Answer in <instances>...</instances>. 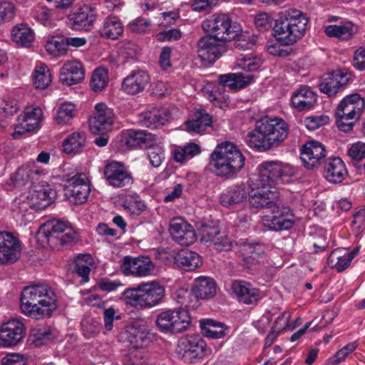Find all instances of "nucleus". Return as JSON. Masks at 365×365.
<instances>
[{
	"label": "nucleus",
	"mask_w": 365,
	"mask_h": 365,
	"mask_svg": "<svg viewBox=\"0 0 365 365\" xmlns=\"http://www.w3.org/2000/svg\"><path fill=\"white\" fill-rule=\"evenodd\" d=\"M259 169V175L250 185L249 202L251 205L259 206L278 199V189L274 183L285 181L284 178L292 176L294 173L292 166L278 161L264 162Z\"/></svg>",
	"instance_id": "obj_1"
},
{
	"label": "nucleus",
	"mask_w": 365,
	"mask_h": 365,
	"mask_svg": "<svg viewBox=\"0 0 365 365\" xmlns=\"http://www.w3.org/2000/svg\"><path fill=\"white\" fill-rule=\"evenodd\" d=\"M289 126L279 118H263L257 121L255 129L248 133L246 141L250 147L262 151L279 146L287 138Z\"/></svg>",
	"instance_id": "obj_2"
},
{
	"label": "nucleus",
	"mask_w": 365,
	"mask_h": 365,
	"mask_svg": "<svg viewBox=\"0 0 365 365\" xmlns=\"http://www.w3.org/2000/svg\"><path fill=\"white\" fill-rule=\"evenodd\" d=\"M20 301L22 312L36 319L50 317L56 309L55 294L46 284L26 287L21 292Z\"/></svg>",
	"instance_id": "obj_3"
},
{
	"label": "nucleus",
	"mask_w": 365,
	"mask_h": 365,
	"mask_svg": "<svg viewBox=\"0 0 365 365\" xmlns=\"http://www.w3.org/2000/svg\"><path fill=\"white\" fill-rule=\"evenodd\" d=\"M308 19L301 11L289 9L280 11L275 20L274 36L285 46L293 45L305 34Z\"/></svg>",
	"instance_id": "obj_4"
},
{
	"label": "nucleus",
	"mask_w": 365,
	"mask_h": 365,
	"mask_svg": "<svg viewBox=\"0 0 365 365\" xmlns=\"http://www.w3.org/2000/svg\"><path fill=\"white\" fill-rule=\"evenodd\" d=\"M245 158L237 147L230 142L218 145L211 155V165L216 174L230 177L240 172L244 167Z\"/></svg>",
	"instance_id": "obj_5"
},
{
	"label": "nucleus",
	"mask_w": 365,
	"mask_h": 365,
	"mask_svg": "<svg viewBox=\"0 0 365 365\" xmlns=\"http://www.w3.org/2000/svg\"><path fill=\"white\" fill-rule=\"evenodd\" d=\"M164 296V287L159 282L153 281L140 284L135 288L126 289L123 293L122 299L127 305L146 309L158 304Z\"/></svg>",
	"instance_id": "obj_6"
},
{
	"label": "nucleus",
	"mask_w": 365,
	"mask_h": 365,
	"mask_svg": "<svg viewBox=\"0 0 365 365\" xmlns=\"http://www.w3.org/2000/svg\"><path fill=\"white\" fill-rule=\"evenodd\" d=\"M77 237V233L73 227L59 220L47 221L40 226L36 233L38 241L53 248L70 245Z\"/></svg>",
	"instance_id": "obj_7"
},
{
	"label": "nucleus",
	"mask_w": 365,
	"mask_h": 365,
	"mask_svg": "<svg viewBox=\"0 0 365 365\" xmlns=\"http://www.w3.org/2000/svg\"><path fill=\"white\" fill-rule=\"evenodd\" d=\"M216 293V284L210 277H200L195 280L191 292L180 290L178 292V303L185 305L186 308L194 309L197 305L198 299L212 298Z\"/></svg>",
	"instance_id": "obj_8"
},
{
	"label": "nucleus",
	"mask_w": 365,
	"mask_h": 365,
	"mask_svg": "<svg viewBox=\"0 0 365 365\" xmlns=\"http://www.w3.org/2000/svg\"><path fill=\"white\" fill-rule=\"evenodd\" d=\"M202 29L222 42L234 39L241 31L240 26L225 14H220L205 20Z\"/></svg>",
	"instance_id": "obj_9"
},
{
	"label": "nucleus",
	"mask_w": 365,
	"mask_h": 365,
	"mask_svg": "<svg viewBox=\"0 0 365 365\" xmlns=\"http://www.w3.org/2000/svg\"><path fill=\"white\" fill-rule=\"evenodd\" d=\"M155 322L162 332L176 334L187 330L190 325L191 319L187 311L176 309L160 312Z\"/></svg>",
	"instance_id": "obj_10"
},
{
	"label": "nucleus",
	"mask_w": 365,
	"mask_h": 365,
	"mask_svg": "<svg viewBox=\"0 0 365 365\" xmlns=\"http://www.w3.org/2000/svg\"><path fill=\"white\" fill-rule=\"evenodd\" d=\"M206 343L198 334L181 338L177 346V354L184 361L194 363L205 356Z\"/></svg>",
	"instance_id": "obj_11"
},
{
	"label": "nucleus",
	"mask_w": 365,
	"mask_h": 365,
	"mask_svg": "<svg viewBox=\"0 0 365 365\" xmlns=\"http://www.w3.org/2000/svg\"><path fill=\"white\" fill-rule=\"evenodd\" d=\"M21 244L13 233L0 232V264L7 265L17 262L21 255Z\"/></svg>",
	"instance_id": "obj_12"
},
{
	"label": "nucleus",
	"mask_w": 365,
	"mask_h": 365,
	"mask_svg": "<svg viewBox=\"0 0 365 365\" xmlns=\"http://www.w3.org/2000/svg\"><path fill=\"white\" fill-rule=\"evenodd\" d=\"M90 191L86 176L82 174L76 175L68 179L64 185L65 196L73 205L86 202Z\"/></svg>",
	"instance_id": "obj_13"
},
{
	"label": "nucleus",
	"mask_w": 365,
	"mask_h": 365,
	"mask_svg": "<svg viewBox=\"0 0 365 365\" xmlns=\"http://www.w3.org/2000/svg\"><path fill=\"white\" fill-rule=\"evenodd\" d=\"M197 55L202 61L214 63L225 51L224 42L207 35L200 38L197 41Z\"/></svg>",
	"instance_id": "obj_14"
},
{
	"label": "nucleus",
	"mask_w": 365,
	"mask_h": 365,
	"mask_svg": "<svg viewBox=\"0 0 365 365\" xmlns=\"http://www.w3.org/2000/svg\"><path fill=\"white\" fill-rule=\"evenodd\" d=\"M104 178L113 187H123L132 185L133 178L123 164L116 161L108 163L104 168Z\"/></svg>",
	"instance_id": "obj_15"
},
{
	"label": "nucleus",
	"mask_w": 365,
	"mask_h": 365,
	"mask_svg": "<svg viewBox=\"0 0 365 365\" xmlns=\"http://www.w3.org/2000/svg\"><path fill=\"white\" fill-rule=\"evenodd\" d=\"M25 327L18 319H11L0 327V346H16L24 337Z\"/></svg>",
	"instance_id": "obj_16"
},
{
	"label": "nucleus",
	"mask_w": 365,
	"mask_h": 365,
	"mask_svg": "<svg viewBox=\"0 0 365 365\" xmlns=\"http://www.w3.org/2000/svg\"><path fill=\"white\" fill-rule=\"evenodd\" d=\"M364 108V98L359 93H352L345 96L340 101L336 109L335 115L357 120Z\"/></svg>",
	"instance_id": "obj_17"
},
{
	"label": "nucleus",
	"mask_w": 365,
	"mask_h": 365,
	"mask_svg": "<svg viewBox=\"0 0 365 365\" xmlns=\"http://www.w3.org/2000/svg\"><path fill=\"white\" fill-rule=\"evenodd\" d=\"M96 113L89 119V128L94 134H104L109 130L113 122V110L101 103L95 106Z\"/></svg>",
	"instance_id": "obj_18"
},
{
	"label": "nucleus",
	"mask_w": 365,
	"mask_h": 365,
	"mask_svg": "<svg viewBox=\"0 0 365 365\" xmlns=\"http://www.w3.org/2000/svg\"><path fill=\"white\" fill-rule=\"evenodd\" d=\"M351 74L343 70L328 73L319 84V88L329 97L334 96L349 83Z\"/></svg>",
	"instance_id": "obj_19"
},
{
	"label": "nucleus",
	"mask_w": 365,
	"mask_h": 365,
	"mask_svg": "<svg viewBox=\"0 0 365 365\" xmlns=\"http://www.w3.org/2000/svg\"><path fill=\"white\" fill-rule=\"evenodd\" d=\"M154 269V265L149 257H124L121 270L125 275L145 277L150 275Z\"/></svg>",
	"instance_id": "obj_20"
},
{
	"label": "nucleus",
	"mask_w": 365,
	"mask_h": 365,
	"mask_svg": "<svg viewBox=\"0 0 365 365\" xmlns=\"http://www.w3.org/2000/svg\"><path fill=\"white\" fill-rule=\"evenodd\" d=\"M326 157L324 146L317 141H309L301 149V160L308 169H314L324 162Z\"/></svg>",
	"instance_id": "obj_21"
},
{
	"label": "nucleus",
	"mask_w": 365,
	"mask_h": 365,
	"mask_svg": "<svg viewBox=\"0 0 365 365\" xmlns=\"http://www.w3.org/2000/svg\"><path fill=\"white\" fill-rule=\"evenodd\" d=\"M201 241L211 242L218 251H229L233 247L232 240L227 237L225 231H220L217 227L203 226L200 230Z\"/></svg>",
	"instance_id": "obj_22"
},
{
	"label": "nucleus",
	"mask_w": 365,
	"mask_h": 365,
	"mask_svg": "<svg viewBox=\"0 0 365 365\" xmlns=\"http://www.w3.org/2000/svg\"><path fill=\"white\" fill-rule=\"evenodd\" d=\"M169 231L173 239L182 246H190L195 241L194 230L182 218L173 219L170 222Z\"/></svg>",
	"instance_id": "obj_23"
},
{
	"label": "nucleus",
	"mask_w": 365,
	"mask_h": 365,
	"mask_svg": "<svg viewBox=\"0 0 365 365\" xmlns=\"http://www.w3.org/2000/svg\"><path fill=\"white\" fill-rule=\"evenodd\" d=\"M85 71L83 65L78 61H66L59 73V81L66 86H73L83 81Z\"/></svg>",
	"instance_id": "obj_24"
},
{
	"label": "nucleus",
	"mask_w": 365,
	"mask_h": 365,
	"mask_svg": "<svg viewBox=\"0 0 365 365\" xmlns=\"http://www.w3.org/2000/svg\"><path fill=\"white\" fill-rule=\"evenodd\" d=\"M150 76L143 71H135L127 76L122 82L123 91L129 95L143 92L150 82Z\"/></svg>",
	"instance_id": "obj_25"
},
{
	"label": "nucleus",
	"mask_w": 365,
	"mask_h": 365,
	"mask_svg": "<svg viewBox=\"0 0 365 365\" xmlns=\"http://www.w3.org/2000/svg\"><path fill=\"white\" fill-rule=\"evenodd\" d=\"M262 221L269 229L275 231L289 230L294 225L293 215L287 207H282L280 215H264Z\"/></svg>",
	"instance_id": "obj_26"
},
{
	"label": "nucleus",
	"mask_w": 365,
	"mask_h": 365,
	"mask_svg": "<svg viewBox=\"0 0 365 365\" xmlns=\"http://www.w3.org/2000/svg\"><path fill=\"white\" fill-rule=\"evenodd\" d=\"M232 291L239 301L246 304H256L260 298L259 290L245 281L236 280L233 282Z\"/></svg>",
	"instance_id": "obj_27"
},
{
	"label": "nucleus",
	"mask_w": 365,
	"mask_h": 365,
	"mask_svg": "<svg viewBox=\"0 0 365 365\" xmlns=\"http://www.w3.org/2000/svg\"><path fill=\"white\" fill-rule=\"evenodd\" d=\"M127 339L132 347L143 349L151 342V336L145 324L135 322L127 331Z\"/></svg>",
	"instance_id": "obj_28"
},
{
	"label": "nucleus",
	"mask_w": 365,
	"mask_h": 365,
	"mask_svg": "<svg viewBox=\"0 0 365 365\" xmlns=\"http://www.w3.org/2000/svg\"><path fill=\"white\" fill-rule=\"evenodd\" d=\"M122 141L128 147L148 148L149 146L153 145L154 135L142 130H129L123 133Z\"/></svg>",
	"instance_id": "obj_29"
},
{
	"label": "nucleus",
	"mask_w": 365,
	"mask_h": 365,
	"mask_svg": "<svg viewBox=\"0 0 365 365\" xmlns=\"http://www.w3.org/2000/svg\"><path fill=\"white\" fill-rule=\"evenodd\" d=\"M292 104L299 111L312 108L317 103V95L308 87H302L292 96Z\"/></svg>",
	"instance_id": "obj_30"
},
{
	"label": "nucleus",
	"mask_w": 365,
	"mask_h": 365,
	"mask_svg": "<svg viewBox=\"0 0 365 365\" xmlns=\"http://www.w3.org/2000/svg\"><path fill=\"white\" fill-rule=\"evenodd\" d=\"M347 174L345 165L339 158H329L325 164L324 177L334 183L341 182Z\"/></svg>",
	"instance_id": "obj_31"
},
{
	"label": "nucleus",
	"mask_w": 365,
	"mask_h": 365,
	"mask_svg": "<svg viewBox=\"0 0 365 365\" xmlns=\"http://www.w3.org/2000/svg\"><path fill=\"white\" fill-rule=\"evenodd\" d=\"M265 250L264 245L259 242H244L240 245L239 252L245 264L249 267L255 263Z\"/></svg>",
	"instance_id": "obj_32"
},
{
	"label": "nucleus",
	"mask_w": 365,
	"mask_h": 365,
	"mask_svg": "<svg viewBox=\"0 0 365 365\" xmlns=\"http://www.w3.org/2000/svg\"><path fill=\"white\" fill-rule=\"evenodd\" d=\"M247 194L244 185H235L221 194L220 201L224 207H230L242 202L246 199Z\"/></svg>",
	"instance_id": "obj_33"
},
{
	"label": "nucleus",
	"mask_w": 365,
	"mask_h": 365,
	"mask_svg": "<svg viewBox=\"0 0 365 365\" xmlns=\"http://www.w3.org/2000/svg\"><path fill=\"white\" fill-rule=\"evenodd\" d=\"M96 19V15L89 7H83L74 13L71 18L72 28L75 30H90L93 24Z\"/></svg>",
	"instance_id": "obj_34"
},
{
	"label": "nucleus",
	"mask_w": 365,
	"mask_h": 365,
	"mask_svg": "<svg viewBox=\"0 0 365 365\" xmlns=\"http://www.w3.org/2000/svg\"><path fill=\"white\" fill-rule=\"evenodd\" d=\"M252 75H244L241 73H227L218 76V81L222 87H228L233 91L245 88L252 82Z\"/></svg>",
	"instance_id": "obj_35"
},
{
	"label": "nucleus",
	"mask_w": 365,
	"mask_h": 365,
	"mask_svg": "<svg viewBox=\"0 0 365 365\" xmlns=\"http://www.w3.org/2000/svg\"><path fill=\"white\" fill-rule=\"evenodd\" d=\"M140 118L143 126L155 129L165 125L169 116L165 109L153 108L141 113Z\"/></svg>",
	"instance_id": "obj_36"
},
{
	"label": "nucleus",
	"mask_w": 365,
	"mask_h": 365,
	"mask_svg": "<svg viewBox=\"0 0 365 365\" xmlns=\"http://www.w3.org/2000/svg\"><path fill=\"white\" fill-rule=\"evenodd\" d=\"M175 263L185 271H192L200 267L202 261L199 255L191 250H180L174 257Z\"/></svg>",
	"instance_id": "obj_37"
},
{
	"label": "nucleus",
	"mask_w": 365,
	"mask_h": 365,
	"mask_svg": "<svg viewBox=\"0 0 365 365\" xmlns=\"http://www.w3.org/2000/svg\"><path fill=\"white\" fill-rule=\"evenodd\" d=\"M123 25L117 16H108L105 19L98 32L103 38L115 40L123 34Z\"/></svg>",
	"instance_id": "obj_38"
},
{
	"label": "nucleus",
	"mask_w": 365,
	"mask_h": 365,
	"mask_svg": "<svg viewBox=\"0 0 365 365\" xmlns=\"http://www.w3.org/2000/svg\"><path fill=\"white\" fill-rule=\"evenodd\" d=\"M211 123V116L204 111L199 110L193 114L192 119L185 122L186 130L189 132L201 133L210 126Z\"/></svg>",
	"instance_id": "obj_39"
},
{
	"label": "nucleus",
	"mask_w": 365,
	"mask_h": 365,
	"mask_svg": "<svg viewBox=\"0 0 365 365\" xmlns=\"http://www.w3.org/2000/svg\"><path fill=\"white\" fill-rule=\"evenodd\" d=\"M13 40L23 47H29L34 40L32 30L25 24L15 26L12 30Z\"/></svg>",
	"instance_id": "obj_40"
},
{
	"label": "nucleus",
	"mask_w": 365,
	"mask_h": 365,
	"mask_svg": "<svg viewBox=\"0 0 365 365\" xmlns=\"http://www.w3.org/2000/svg\"><path fill=\"white\" fill-rule=\"evenodd\" d=\"M354 26L351 22L341 25H329L326 27L325 33L328 36L337 37L342 40L349 39L354 34Z\"/></svg>",
	"instance_id": "obj_41"
},
{
	"label": "nucleus",
	"mask_w": 365,
	"mask_h": 365,
	"mask_svg": "<svg viewBox=\"0 0 365 365\" xmlns=\"http://www.w3.org/2000/svg\"><path fill=\"white\" fill-rule=\"evenodd\" d=\"M200 328L207 337L220 339L225 335L224 324L212 319L200 321Z\"/></svg>",
	"instance_id": "obj_42"
},
{
	"label": "nucleus",
	"mask_w": 365,
	"mask_h": 365,
	"mask_svg": "<svg viewBox=\"0 0 365 365\" xmlns=\"http://www.w3.org/2000/svg\"><path fill=\"white\" fill-rule=\"evenodd\" d=\"M346 250L338 248L331 252L327 259L329 266L336 269L339 272H343L349 266L351 262H347Z\"/></svg>",
	"instance_id": "obj_43"
},
{
	"label": "nucleus",
	"mask_w": 365,
	"mask_h": 365,
	"mask_svg": "<svg viewBox=\"0 0 365 365\" xmlns=\"http://www.w3.org/2000/svg\"><path fill=\"white\" fill-rule=\"evenodd\" d=\"M32 343L36 346H42L56 337L54 330L48 326H41L31 330Z\"/></svg>",
	"instance_id": "obj_44"
},
{
	"label": "nucleus",
	"mask_w": 365,
	"mask_h": 365,
	"mask_svg": "<svg viewBox=\"0 0 365 365\" xmlns=\"http://www.w3.org/2000/svg\"><path fill=\"white\" fill-rule=\"evenodd\" d=\"M33 81L35 87L38 89H45L51 84V74L46 64L41 63L35 68Z\"/></svg>",
	"instance_id": "obj_45"
},
{
	"label": "nucleus",
	"mask_w": 365,
	"mask_h": 365,
	"mask_svg": "<svg viewBox=\"0 0 365 365\" xmlns=\"http://www.w3.org/2000/svg\"><path fill=\"white\" fill-rule=\"evenodd\" d=\"M86 144V137L78 132L70 135L63 143V150L66 153L81 152Z\"/></svg>",
	"instance_id": "obj_46"
},
{
	"label": "nucleus",
	"mask_w": 365,
	"mask_h": 365,
	"mask_svg": "<svg viewBox=\"0 0 365 365\" xmlns=\"http://www.w3.org/2000/svg\"><path fill=\"white\" fill-rule=\"evenodd\" d=\"M42 115L40 108H34L26 110L23 115L19 117V121L25 124L26 130L33 131L38 128Z\"/></svg>",
	"instance_id": "obj_47"
},
{
	"label": "nucleus",
	"mask_w": 365,
	"mask_h": 365,
	"mask_svg": "<svg viewBox=\"0 0 365 365\" xmlns=\"http://www.w3.org/2000/svg\"><path fill=\"white\" fill-rule=\"evenodd\" d=\"M108 81L107 71L103 68H98L91 76L90 86L93 91L99 92L106 87Z\"/></svg>",
	"instance_id": "obj_48"
},
{
	"label": "nucleus",
	"mask_w": 365,
	"mask_h": 365,
	"mask_svg": "<svg viewBox=\"0 0 365 365\" xmlns=\"http://www.w3.org/2000/svg\"><path fill=\"white\" fill-rule=\"evenodd\" d=\"M125 365H142L145 362L143 349L131 347L123 359Z\"/></svg>",
	"instance_id": "obj_49"
},
{
	"label": "nucleus",
	"mask_w": 365,
	"mask_h": 365,
	"mask_svg": "<svg viewBox=\"0 0 365 365\" xmlns=\"http://www.w3.org/2000/svg\"><path fill=\"white\" fill-rule=\"evenodd\" d=\"M147 149L148 150L147 154L150 164L155 168L159 167L164 158V152L162 148L156 144L155 138L153 145L149 146Z\"/></svg>",
	"instance_id": "obj_50"
},
{
	"label": "nucleus",
	"mask_w": 365,
	"mask_h": 365,
	"mask_svg": "<svg viewBox=\"0 0 365 365\" xmlns=\"http://www.w3.org/2000/svg\"><path fill=\"white\" fill-rule=\"evenodd\" d=\"M45 48L48 53L56 56L65 55L68 50L65 38H62L61 40L53 39L48 41Z\"/></svg>",
	"instance_id": "obj_51"
},
{
	"label": "nucleus",
	"mask_w": 365,
	"mask_h": 365,
	"mask_svg": "<svg viewBox=\"0 0 365 365\" xmlns=\"http://www.w3.org/2000/svg\"><path fill=\"white\" fill-rule=\"evenodd\" d=\"M16 7L11 1H0V24L11 21L15 16Z\"/></svg>",
	"instance_id": "obj_52"
},
{
	"label": "nucleus",
	"mask_w": 365,
	"mask_h": 365,
	"mask_svg": "<svg viewBox=\"0 0 365 365\" xmlns=\"http://www.w3.org/2000/svg\"><path fill=\"white\" fill-rule=\"evenodd\" d=\"M261 64L262 61L259 58L247 56L239 58L237 63L238 67L248 72L257 71Z\"/></svg>",
	"instance_id": "obj_53"
},
{
	"label": "nucleus",
	"mask_w": 365,
	"mask_h": 365,
	"mask_svg": "<svg viewBox=\"0 0 365 365\" xmlns=\"http://www.w3.org/2000/svg\"><path fill=\"white\" fill-rule=\"evenodd\" d=\"M75 106L71 103L63 104L58 109L56 119L58 123L66 124L74 116Z\"/></svg>",
	"instance_id": "obj_54"
},
{
	"label": "nucleus",
	"mask_w": 365,
	"mask_h": 365,
	"mask_svg": "<svg viewBox=\"0 0 365 365\" xmlns=\"http://www.w3.org/2000/svg\"><path fill=\"white\" fill-rule=\"evenodd\" d=\"M36 197L38 200L39 206L45 207L48 206L56 196V192L48 186L42 187L36 191Z\"/></svg>",
	"instance_id": "obj_55"
},
{
	"label": "nucleus",
	"mask_w": 365,
	"mask_h": 365,
	"mask_svg": "<svg viewBox=\"0 0 365 365\" xmlns=\"http://www.w3.org/2000/svg\"><path fill=\"white\" fill-rule=\"evenodd\" d=\"M348 156L352 163H358L365 158V143L357 142L353 143L348 150Z\"/></svg>",
	"instance_id": "obj_56"
},
{
	"label": "nucleus",
	"mask_w": 365,
	"mask_h": 365,
	"mask_svg": "<svg viewBox=\"0 0 365 365\" xmlns=\"http://www.w3.org/2000/svg\"><path fill=\"white\" fill-rule=\"evenodd\" d=\"M39 173H40L36 170L21 168L16 170L14 175V180L25 184L29 181L33 180L34 176Z\"/></svg>",
	"instance_id": "obj_57"
},
{
	"label": "nucleus",
	"mask_w": 365,
	"mask_h": 365,
	"mask_svg": "<svg viewBox=\"0 0 365 365\" xmlns=\"http://www.w3.org/2000/svg\"><path fill=\"white\" fill-rule=\"evenodd\" d=\"M357 347L356 342H351L339 350L333 357L334 365H337L344 361L349 354L352 353Z\"/></svg>",
	"instance_id": "obj_58"
},
{
	"label": "nucleus",
	"mask_w": 365,
	"mask_h": 365,
	"mask_svg": "<svg viewBox=\"0 0 365 365\" xmlns=\"http://www.w3.org/2000/svg\"><path fill=\"white\" fill-rule=\"evenodd\" d=\"M27 358L21 354L9 353L1 359L2 365H26Z\"/></svg>",
	"instance_id": "obj_59"
},
{
	"label": "nucleus",
	"mask_w": 365,
	"mask_h": 365,
	"mask_svg": "<svg viewBox=\"0 0 365 365\" xmlns=\"http://www.w3.org/2000/svg\"><path fill=\"white\" fill-rule=\"evenodd\" d=\"M180 37L181 32L177 29H172L168 31H161L157 35L158 40L160 41H177Z\"/></svg>",
	"instance_id": "obj_60"
},
{
	"label": "nucleus",
	"mask_w": 365,
	"mask_h": 365,
	"mask_svg": "<svg viewBox=\"0 0 365 365\" xmlns=\"http://www.w3.org/2000/svg\"><path fill=\"white\" fill-rule=\"evenodd\" d=\"M327 118L323 116H310L304 120V125L309 130H314L327 123Z\"/></svg>",
	"instance_id": "obj_61"
},
{
	"label": "nucleus",
	"mask_w": 365,
	"mask_h": 365,
	"mask_svg": "<svg viewBox=\"0 0 365 365\" xmlns=\"http://www.w3.org/2000/svg\"><path fill=\"white\" fill-rule=\"evenodd\" d=\"M34 18L43 24L51 19L52 11L46 7H37L34 12Z\"/></svg>",
	"instance_id": "obj_62"
},
{
	"label": "nucleus",
	"mask_w": 365,
	"mask_h": 365,
	"mask_svg": "<svg viewBox=\"0 0 365 365\" xmlns=\"http://www.w3.org/2000/svg\"><path fill=\"white\" fill-rule=\"evenodd\" d=\"M255 24L260 31H266L272 26V19L267 14L262 13L255 17Z\"/></svg>",
	"instance_id": "obj_63"
},
{
	"label": "nucleus",
	"mask_w": 365,
	"mask_h": 365,
	"mask_svg": "<svg viewBox=\"0 0 365 365\" xmlns=\"http://www.w3.org/2000/svg\"><path fill=\"white\" fill-rule=\"evenodd\" d=\"M130 29L136 33H143L148 30L150 23L145 19L138 18L130 23Z\"/></svg>",
	"instance_id": "obj_64"
}]
</instances>
